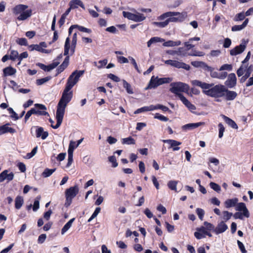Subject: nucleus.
<instances>
[{"mask_svg": "<svg viewBox=\"0 0 253 253\" xmlns=\"http://www.w3.org/2000/svg\"><path fill=\"white\" fill-rule=\"evenodd\" d=\"M191 83L193 85L201 87L203 89V92L208 96V93L214 85L213 84H208L197 80L191 81Z\"/></svg>", "mask_w": 253, "mask_h": 253, "instance_id": "nucleus-7", "label": "nucleus"}, {"mask_svg": "<svg viewBox=\"0 0 253 253\" xmlns=\"http://www.w3.org/2000/svg\"><path fill=\"white\" fill-rule=\"evenodd\" d=\"M238 202V199L237 198L227 199L225 201L224 205L226 208H230L235 206Z\"/></svg>", "mask_w": 253, "mask_h": 253, "instance_id": "nucleus-22", "label": "nucleus"}, {"mask_svg": "<svg viewBox=\"0 0 253 253\" xmlns=\"http://www.w3.org/2000/svg\"><path fill=\"white\" fill-rule=\"evenodd\" d=\"M123 15L124 17L127 18L129 20H131L133 13H131L129 12L123 11Z\"/></svg>", "mask_w": 253, "mask_h": 253, "instance_id": "nucleus-64", "label": "nucleus"}, {"mask_svg": "<svg viewBox=\"0 0 253 253\" xmlns=\"http://www.w3.org/2000/svg\"><path fill=\"white\" fill-rule=\"evenodd\" d=\"M170 86L171 87L169 90L178 97L179 94H181L180 92H187L189 88L188 84L182 82L172 83Z\"/></svg>", "mask_w": 253, "mask_h": 253, "instance_id": "nucleus-5", "label": "nucleus"}, {"mask_svg": "<svg viewBox=\"0 0 253 253\" xmlns=\"http://www.w3.org/2000/svg\"><path fill=\"white\" fill-rule=\"evenodd\" d=\"M84 70H76L73 72L69 76L66 86H70V89L72 88L78 83L79 78L84 74Z\"/></svg>", "mask_w": 253, "mask_h": 253, "instance_id": "nucleus-6", "label": "nucleus"}, {"mask_svg": "<svg viewBox=\"0 0 253 253\" xmlns=\"http://www.w3.org/2000/svg\"><path fill=\"white\" fill-rule=\"evenodd\" d=\"M180 44H181V42L180 41H168L167 42H165L163 43V45L164 46H168V47L178 46Z\"/></svg>", "mask_w": 253, "mask_h": 253, "instance_id": "nucleus-34", "label": "nucleus"}, {"mask_svg": "<svg viewBox=\"0 0 253 253\" xmlns=\"http://www.w3.org/2000/svg\"><path fill=\"white\" fill-rule=\"evenodd\" d=\"M75 220V218L71 219L66 224L63 226L61 230L62 235H64L66 232H67L72 226V223Z\"/></svg>", "mask_w": 253, "mask_h": 253, "instance_id": "nucleus-31", "label": "nucleus"}, {"mask_svg": "<svg viewBox=\"0 0 253 253\" xmlns=\"http://www.w3.org/2000/svg\"><path fill=\"white\" fill-rule=\"evenodd\" d=\"M177 184V182L176 181L171 180L168 182V186L171 190L176 191Z\"/></svg>", "mask_w": 253, "mask_h": 253, "instance_id": "nucleus-42", "label": "nucleus"}, {"mask_svg": "<svg viewBox=\"0 0 253 253\" xmlns=\"http://www.w3.org/2000/svg\"><path fill=\"white\" fill-rule=\"evenodd\" d=\"M249 22V19L247 18L245 19V20L244 21L243 24L242 25H235L232 27V31H240L242 29H243L244 28L246 27L248 23Z\"/></svg>", "mask_w": 253, "mask_h": 253, "instance_id": "nucleus-29", "label": "nucleus"}, {"mask_svg": "<svg viewBox=\"0 0 253 253\" xmlns=\"http://www.w3.org/2000/svg\"><path fill=\"white\" fill-rule=\"evenodd\" d=\"M19 54L17 51L12 50L11 51L10 54L9 55V59L11 60H15L18 56Z\"/></svg>", "mask_w": 253, "mask_h": 253, "instance_id": "nucleus-49", "label": "nucleus"}, {"mask_svg": "<svg viewBox=\"0 0 253 253\" xmlns=\"http://www.w3.org/2000/svg\"><path fill=\"white\" fill-rule=\"evenodd\" d=\"M40 197L38 196L37 197L35 201H34V205H33V210L34 211H37L39 209V207H40Z\"/></svg>", "mask_w": 253, "mask_h": 253, "instance_id": "nucleus-44", "label": "nucleus"}, {"mask_svg": "<svg viewBox=\"0 0 253 253\" xmlns=\"http://www.w3.org/2000/svg\"><path fill=\"white\" fill-rule=\"evenodd\" d=\"M38 147H35L30 153H28L26 154V155L24 157L25 159H29L34 156L37 152Z\"/></svg>", "mask_w": 253, "mask_h": 253, "instance_id": "nucleus-41", "label": "nucleus"}, {"mask_svg": "<svg viewBox=\"0 0 253 253\" xmlns=\"http://www.w3.org/2000/svg\"><path fill=\"white\" fill-rule=\"evenodd\" d=\"M204 226L206 228L207 230L211 231L212 230L214 232L215 229L214 226L213 224L209 223L207 221H205L204 223Z\"/></svg>", "mask_w": 253, "mask_h": 253, "instance_id": "nucleus-51", "label": "nucleus"}, {"mask_svg": "<svg viewBox=\"0 0 253 253\" xmlns=\"http://www.w3.org/2000/svg\"><path fill=\"white\" fill-rule=\"evenodd\" d=\"M224 96L228 101L233 100L237 96V93L234 91L228 90L226 87V91L224 92Z\"/></svg>", "mask_w": 253, "mask_h": 253, "instance_id": "nucleus-18", "label": "nucleus"}, {"mask_svg": "<svg viewBox=\"0 0 253 253\" xmlns=\"http://www.w3.org/2000/svg\"><path fill=\"white\" fill-rule=\"evenodd\" d=\"M173 67L177 68L184 69L186 70H189L190 69V67L189 65L176 60H175Z\"/></svg>", "mask_w": 253, "mask_h": 253, "instance_id": "nucleus-26", "label": "nucleus"}, {"mask_svg": "<svg viewBox=\"0 0 253 253\" xmlns=\"http://www.w3.org/2000/svg\"><path fill=\"white\" fill-rule=\"evenodd\" d=\"M70 40L69 37L66 38L65 41V43L64 45V55H70V52H71V45H70Z\"/></svg>", "mask_w": 253, "mask_h": 253, "instance_id": "nucleus-27", "label": "nucleus"}, {"mask_svg": "<svg viewBox=\"0 0 253 253\" xmlns=\"http://www.w3.org/2000/svg\"><path fill=\"white\" fill-rule=\"evenodd\" d=\"M210 185L213 190L217 192H219L221 190L220 186L214 182H211L210 183Z\"/></svg>", "mask_w": 253, "mask_h": 253, "instance_id": "nucleus-45", "label": "nucleus"}, {"mask_svg": "<svg viewBox=\"0 0 253 253\" xmlns=\"http://www.w3.org/2000/svg\"><path fill=\"white\" fill-rule=\"evenodd\" d=\"M205 124V123L204 122H199V123H190V124H188L185 125H184L182 126V128L183 129H185V130H187V129L191 130V129H193L195 128L204 125Z\"/></svg>", "mask_w": 253, "mask_h": 253, "instance_id": "nucleus-20", "label": "nucleus"}, {"mask_svg": "<svg viewBox=\"0 0 253 253\" xmlns=\"http://www.w3.org/2000/svg\"><path fill=\"white\" fill-rule=\"evenodd\" d=\"M77 33H75L73 34L72 42H71L70 55H72L75 53V48H76V44H77Z\"/></svg>", "mask_w": 253, "mask_h": 253, "instance_id": "nucleus-25", "label": "nucleus"}, {"mask_svg": "<svg viewBox=\"0 0 253 253\" xmlns=\"http://www.w3.org/2000/svg\"><path fill=\"white\" fill-rule=\"evenodd\" d=\"M237 83V78L234 73L229 74L227 80L225 82V84L229 88H233Z\"/></svg>", "mask_w": 253, "mask_h": 253, "instance_id": "nucleus-12", "label": "nucleus"}, {"mask_svg": "<svg viewBox=\"0 0 253 253\" xmlns=\"http://www.w3.org/2000/svg\"><path fill=\"white\" fill-rule=\"evenodd\" d=\"M145 19L146 16L143 14L136 12L135 13H133L131 20L136 22H139L144 21Z\"/></svg>", "mask_w": 253, "mask_h": 253, "instance_id": "nucleus-24", "label": "nucleus"}, {"mask_svg": "<svg viewBox=\"0 0 253 253\" xmlns=\"http://www.w3.org/2000/svg\"><path fill=\"white\" fill-rule=\"evenodd\" d=\"M179 98L182 103L191 111L196 109L195 105L192 104L182 94L179 95Z\"/></svg>", "mask_w": 253, "mask_h": 253, "instance_id": "nucleus-19", "label": "nucleus"}, {"mask_svg": "<svg viewBox=\"0 0 253 253\" xmlns=\"http://www.w3.org/2000/svg\"><path fill=\"white\" fill-rule=\"evenodd\" d=\"M232 66L231 65L225 64L220 67L219 70L220 71H223V70L231 71V70H232Z\"/></svg>", "mask_w": 253, "mask_h": 253, "instance_id": "nucleus-57", "label": "nucleus"}, {"mask_svg": "<svg viewBox=\"0 0 253 253\" xmlns=\"http://www.w3.org/2000/svg\"><path fill=\"white\" fill-rule=\"evenodd\" d=\"M218 127H219V134H218V137L220 138L222 137L223 135V133L225 130V128L223 126V125L220 123L218 124Z\"/></svg>", "mask_w": 253, "mask_h": 253, "instance_id": "nucleus-54", "label": "nucleus"}, {"mask_svg": "<svg viewBox=\"0 0 253 253\" xmlns=\"http://www.w3.org/2000/svg\"><path fill=\"white\" fill-rule=\"evenodd\" d=\"M237 244L242 253H246L247 251L245 249L244 244L239 240L237 241Z\"/></svg>", "mask_w": 253, "mask_h": 253, "instance_id": "nucleus-62", "label": "nucleus"}, {"mask_svg": "<svg viewBox=\"0 0 253 253\" xmlns=\"http://www.w3.org/2000/svg\"><path fill=\"white\" fill-rule=\"evenodd\" d=\"M225 91V86L218 84L215 85H213L208 94L209 96L214 98H219L224 96V92Z\"/></svg>", "mask_w": 253, "mask_h": 253, "instance_id": "nucleus-4", "label": "nucleus"}, {"mask_svg": "<svg viewBox=\"0 0 253 253\" xmlns=\"http://www.w3.org/2000/svg\"><path fill=\"white\" fill-rule=\"evenodd\" d=\"M196 211L199 219L201 220H203L205 213L204 210L201 208H197L196 210Z\"/></svg>", "mask_w": 253, "mask_h": 253, "instance_id": "nucleus-43", "label": "nucleus"}, {"mask_svg": "<svg viewBox=\"0 0 253 253\" xmlns=\"http://www.w3.org/2000/svg\"><path fill=\"white\" fill-rule=\"evenodd\" d=\"M70 86H66L57 107L56 112V124L55 126H52V128H58L61 125L64 115L65 112V108L68 103L71 100L73 97V92L70 91Z\"/></svg>", "mask_w": 253, "mask_h": 253, "instance_id": "nucleus-1", "label": "nucleus"}, {"mask_svg": "<svg viewBox=\"0 0 253 253\" xmlns=\"http://www.w3.org/2000/svg\"><path fill=\"white\" fill-rule=\"evenodd\" d=\"M228 229L227 225L224 221H221L214 229V232L216 234L225 232Z\"/></svg>", "mask_w": 253, "mask_h": 253, "instance_id": "nucleus-16", "label": "nucleus"}, {"mask_svg": "<svg viewBox=\"0 0 253 253\" xmlns=\"http://www.w3.org/2000/svg\"><path fill=\"white\" fill-rule=\"evenodd\" d=\"M187 15L186 13H180L178 12H167L158 17L159 20H163L168 18L169 23L170 22H180L184 20Z\"/></svg>", "mask_w": 253, "mask_h": 253, "instance_id": "nucleus-2", "label": "nucleus"}, {"mask_svg": "<svg viewBox=\"0 0 253 253\" xmlns=\"http://www.w3.org/2000/svg\"><path fill=\"white\" fill-rule=\"evenodd\" d=\"M222 117L224 120V121L231 127H232L233 128L237 129L238 128V126L236 123L230 119L229 118L224 116L222 115Z\"/></svg>", "mask_w": 253, "mask_h": 253, "instance_id": "nucleus-30", "label": "nucleus"}, {"mask_svg": "<svg viewBox=\"0 0 253 253\" xmlns=\"http://www.w3.org/2000/svg\"><path fill=\"white\" fill-rule=\"evenodd\" d=\"M78 192L79 188L78 186L75 185L73 187H71L70 188L66 189L65 191V197L73 199L76 196Z\"/></svg>", "mask_w": 253, "mask_h": 253, "instance_id": "nucleus-14", "label": "nucleus"}, {"mask_svg": "<svg viewBox=\"0 0 253 253\" xmlns=\"http://www.w3.org/2000/svg\"><path fill=\"white\" fill-rule=\"evenodd\" d=\"M245 16L246 15L244 12H241L236 15L234 20L235 21H241L245 19Z\"/></svg>", "mask_w": 253, "mask_h": 253, "instance_id": "nucleus-56", "label": "nucleus"}, {"mask_svg": "<svg viewBox=\"0 0 253 253\" xmlns=\"http://www.w3.org/2000/svg\"><path fill=\"white\" fill-rule=\"evenodd\" d=\"M8 124H6L2 126H0V134L8 132Z\"/></svg>", "mask_w": 253, "mask_h": 253, "instance_id": "nucleus-52", "label": "nucleus"}, {"mask_svg": "<svg viewBox=\"0 0 253 253\" xmlns=\"http://www.w3.org/2000/svg\"><path fill=\"white\" fill-rule=\"evenodd\" d=\"M56 169H45L43 172L42 173V176L43 177H47L50 176L55 171Z\"/></svg>", "mask_w": 253, "mask_h": 253, "instance_id": "nucleus-40", "label": "nucleus"}, {"mask_svg": "<svg viewBox=\"0 0 253 253\" xmlns=\"http://www.w3.org/2000/svg\"><path fill=\"white\" fill-rule=\"evenodd\" d=\"M121 141L123 144L131 145L135 144V140L131 136L123 138Z\"/></svg>", "mask_w": 253, "mask_h": 253, "instance_id": "nucleus-35", "label": "nucleus"}, {"mask_svg": "<svg viewBox=\"0 0 253 253\" xmlns=\"http://www.w3.org/2000/svg\"><path fill=\"white\" fill-rule=\"evenodd\" d=\"M164 40L163 39H161V38L158 37H153L150 39L149 41L147 42V46L150 47V46L153 44L159 42H164Z\"/></svg>", "mask_w": 253, "mask_h": 253, "instance_id": "nucleus-33", "label": "nucleus"}, {"mask_svg": "<svg viewBox=\"0 0 253 253\" xmlns=\"http://www.w3.org/2000/svg\"><path fill=\"white\" fill-rule=\"evenodd\" d=\"M157 76H153L148 83L147 87H145V90L154 89L159 86L157 81Z\"/></svg>", "mask_w": 253, "mask_h": 253, "instance_id": "nucleus-15", "label": "nucleus"}, {"mask_svg": "<svg viewBox=\"0 0 253 253\" xmlns=\"http://www.w3.org/2000/svg\"><path fill=\"white\" fill-rule=\"evenodd\" d=\"M78 146L76 144V143L75 141H74L73 140H71L70 141L69 148L68 150V153H72L73 154L74 150L75 148L78 147Z\"/></svg>", "mask_w": 253, "mask_h": 253, "instance_id": "nucleus-39", "label": "nucleus"}, {"mask_svg": "<svg viewBox=\"0 0 253 253\" xmlns=\"http://www.w3.org/2000/svg\"><path fill=\"white\" fill-rule=\"evenodd\" d=\"M123 84L124 88H126L127 92L129 94L133 93V90L131 88V85L128 84L126 80H123Z\"/></svg>", "mask_w": 253, "mask_h": 253, "instance_id": "nucleus-37", "label": "nucleus"}, {"mask_svg": "<svg viewBox=\"0 0 253 253\" xmlns=\"http://www.w3.org/2000/svg\"><path fill=\"white\" fill-rule=\"evenodd\" d=\"M153 25L157 26L159 28H165L169 24L168 19L163 22H154Z\"/></svg>", "mask_w": 253, "mask_h": 253, "instance_id": "nucleus-38", "label": "nucleus"}, {"mask_svg": "<svg viewBox=\"0 0 253 253\" xmlns=\"http://www.w3.org/2000/svg\"><path fill=\"white\" fill-rule=\"evenodd\" d=\"M236 210L238 211H243V215L246 217H249L250 213L249 211L246 208V205L244 203H239L237 204Z\"/></svg>", "mask_w": 253, "mask_h": 253, "instance_id": "nucleus-17", "label": "nucleus"}, {"mask_svg": "<svg viewBox=\"0 0 253 253\" xmlns=\"http://www.w3.org/2000/svg\"><path fill=\"white\" fill-rule=\"evenodd\" d=\"M253 70L252 66H250L247 69H245V75L241 77L240 79V82L243 83H244L246 80L250 76Z\"/></svg>", "mask_w": 253, "mask_h": 253, "instance_id": "nucleus-23", "label": "nucleus"}, {"mask_svg": "<svg viewBox=\"0 0 253 253\" xmlns=\"http://www.w3.org/2000/svg\"><path fill=\"white\" fill-rule=\"evenodd\" d=\"M28 6L24 4H19L13 8V13L17 16V19L18 20H25L32 15V10H26Z\"/></svg>", "mask_w": 253, "mask_h": 253, "instance_id": "nucleus-3", "label": "nucleus"}, {"mask_svg": "<svg viewBox=\"0 0 253 253\" xmlns=\"http://www.w3.org/2000/svg\"><path fill=\"white\" fill-rule=\"evenodd\" d=\"M46 238V235L45 234H42L39 236L38 242L39 244L43 243Z\"/></svg>", "mask_w": 253, "mask_h": 253, "instance_id": "nucleus-63", "label": "nucleus"}, {"mask_svg": "<svg viewBox=\"0 0 253 253\" xmlns=\"http://www.w3.org/2000/svg\"><path fill=\"white\" fill-rule=\"evenodd\" d=\"M15 207L16 209H19L24 203V200L22 196H18L15 200Z\"/></svg>", "mask_w": 253, "mask_h": 253, "instance_id": "nucleus-32", "label": "nucleus"}, {"mask_svg": "<svg viewBox=\"0 0 253 253\" xmlns=\"http://www.w3.org/2000/svg\"><path fill=\"white\" fill-rule=\"evenodd\" d=\"M204 63V62L203 61H192L191 63V64L192 66H193L194 67H196V68H199V67L202 68L203 66Z\"/></svg>", "mask_w": 253, "mask_h": 253, "instance_id": "nucleus-53", "label": "nucleus"}, {"mask_svg": "<svg viewBox=\"0 0 253 253\" xmlns=\"http://www.w3.org/2000/svg\"><path fill=\"white\" fill-rule=\"evenodd\" d=\"M69 5L72 9L77 8L78 6H81L84 9H85L84 5L81 0H72L69 2Z\"/></svg>", "mask_w": 253, "mask_h": 253, "instance_id": "nucleus-21", "label": "nucleus"}, {"mask_svg": "<svg viewBox=\"0 0 253 253\" xmlns=\"http://www.w3.org/2000/svg\"><path fill=\"white\" fill-rule=\"evenodd\" d=\"M194 236L197 239H201L206 237V235L198 231L194 233Z\"/></svg>", "mask_w": 253, "mask_h": 253, "instance_id": "nucleus-60", "label": "nucleus"}, {"mask_svg": "<svg viewBox=\"0 0 253 253\" xmlns=\"http://www.w3.org/2000/svg\"><path fill=\"white\" fill-rule=\"evenodd\" d=\"M77 28L80 31L83 32H85L87 33H91V30L90 29L86 28L85 27H84L83 26H79L77 25Z\"/></svg>", "mask_w": 253, "mask_h": 253, "instance_id": "nucleus-55", "label": "nucleus"}, {"mask_svg": "<svg viewBox=\"0 0 253 253\" xmlns=\"http://www.w3.org/2000/svg\"><path fill=\"white\" fill-rule=\"evenodd\" d=\"M68 163L67 164L66 167L69 168L71 166L73 162V154L68 153Z\"/></svg>", "mask_w": 253, "mask_h": 253, "instance_id": "nucleus-58", "label": "nucleus"}, {"mask_svg": "<svg viewBox=\"0 0 253 253\" xmlns=\"http://www.w3.org/2000/svg\"><path fill=\"white\" fill-rule=\"evenodd\" d=\"M16 42L19 45H27V41L25 38H20L18 39Z\"/></svg>", "mask_w": 253, "mask_h": 253, "instance_id": "nucleus-59", "label": "nucleus"}, {"mask_svg": "<svg viewBox=\"0 0 253 253\" xmlns=\"http://www.w3.org/2000/svg\"><path fill=\"white\" fill-rule=\"evenodd\" d=\"M163 141L169 145L168 149L172 148L174 151L180 149V147H178V146L181 145V143L180 142L173 139H166L163 140Z\"/></svg>", "mask_w": 253, "mask_h": 253, "instance_id": "nucleus-11", "label": "nucleus"}, {"mask_svg": "<svg viewBox=\"0 0 253 253\" xmlns=\"http://www.w3.org/2000/svg\"><path fill=\"white\" fill-rule=\"evenodd\" d=\"M50 78H51L50 77H47L41 79H38L37 80V84L38 85H41L43 84L44 83L48 82L50 79Z\"/></svg>", "mask_w": 253, "mask_h": 253, "instance_id": "nucleus-47", "label": "nucleus"}, {"mask_svg": "<svg viewBox=\"0 0 253 253\" xmlns=\"http://www.w3.org/2000/svg\"><path fill=\"white\" fill-rule=\"evenodd\" d=\"M29 49L31 51L36 50L41 52L42 48L39 44H31L29 46Z\"/></svg>", "mask_w": 253, "mask_h": 253, "instance_id": "nucleus-50", "label": "nucleus"}, {"mask_svg": "<svg viewBox=\"0 0 253 253\" xmlns=\"http://www.w3.org/2000/svg\"><path fill=\"white\" fill-rule=\"evenodd\" d=\"M232 215L233 214L231 212L228 211H224L223 212V219L226 221L230 219Z\"/></svg>", "mask_w": 253, "mask_h": 253, "instance_id": "nucleus-48", "label": "nucleus"}, {"mask_svg": "<svg viewBox=\"0 0 253 253\" xmlns=\"http://www.w3.org/2000/svg\"><path fill=\"white\" fill-rule=\"evenodd\" d=\"M248 42V41H246L245 40H243L241 44L236 46L230 50V54L232 56H234L242 53L245 50Z\"/></svg>", "mask_w": 253, "mask_h": 253, "instance_id": "nucleus-8", "label": "nucleus"}, {"mask_svg": "<svg viewBox=\"0 0 253 253\" xmlns=\"http://www.w3.org/2000/svg\"><path fill=\"white\" fill-rule=\"evenodd\" d=\"M109 161L112 163V166L114 168H116L118 166V163L116 162V158L112 156L109 157Z\"/></svg>", "mask_w": 253, "mask_h": 253, "instance_id": "nucleus-61", "label": "nucleus"}, {"mask_svg": "<svg viewBox=\"0 0 253 253\" xmlns=\"http://www.w3.org/2000/svg\"><path fill=\"white\" fill-rule=\"evenodd\" d=\"M35 130L36 136L37 138L41 137L42 139H45L48 135V133L47 131H44L43 128L42 127L33 126L31 129V133L33 130Z\"/></svg>", "mask_w": 253, "mask_h": 253, "instance_id": "nucleus-9", "label": "nucleus"}, {"mask_svg": "<svg viewBox=\"0 0 253 253\" xmlns=\"http://www.w3.org/2000/svg\"><path fill=\"white\" fill-rule=\"evenodd\" d=\"M14 174L12 172H9V170H4L0 173V182H2L5 180L8 182L13 180Z\"/></svg>", "mask_w": 253, "mask_h": 253, "instance_id": "nucleus-10", "label": "nucleus"}, {"mask_svg": "<svg viewBox=\"0 0 253 253\" xmlns=\"http://www.w3.org/2000/svg\"><path fill=\"white\" fill-rule=\"evenodd\" d=\"M157 80L158 84H159V86H160L165 84L169 83L172 81V79L170 78H160L157 76Z\"/></svg>", "mask_w": 253, "mask_h": 253, "instance_id": "nucleus-36", "label": "nucleus"}, {"mask_svg": "<svg viewBox=\"0 0 253 253\" xmlns=\"http://www.w3.org/2000/svg\"><path fill=\"white\" fill-rule=\"evenodd\" d=\"M3 72L4 76H12L16 73V70L15 69L9 66L4 68Z\"/></svg>", "mask_w": 253, "mask_h": 253, "instance_id": "nucleus-28", "label": "nucleus"}, {"mask_svg": "<svg viewBox=\"0 0 253 253\" xmlns=\"http://www.w3.org/2000/svg\"><path fill=\"white\" fill-rule=\"evenodd\" d=\"M248 67L247 66H245L244 65H242L239 69L238 70H237V74L238 75V77H241L242 76H243L245 71V69H247Z\"/></svg>", "mask_w": 253, "mask_h": 253, "instance_id": "nucleus-46", "label": "nucleus"}, {"mask_svg": "<svg viewBox=\"0 0 253 253\" xmlns=\"http://www.w3.org/2000/svg\"><path fill=\"white\" fill-rule=\"evenodd\" d=\"M32 114H37L38 115H49L48 113L47 112L41 110H36L34 108H32L30 110L28 111L27 112L25 116V121L27 122V121L29 119V118Z\"/></svg>", "mask_w": 253, "mask_h": 253, "instance_id": "nucleus-13", "label": "nucleus"}]
</instances>
